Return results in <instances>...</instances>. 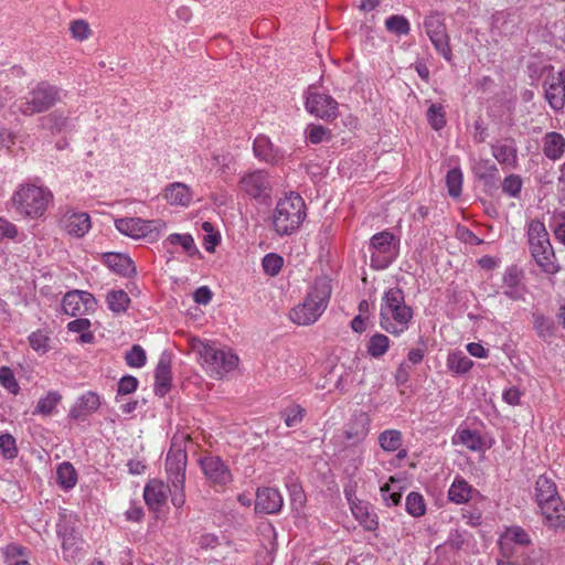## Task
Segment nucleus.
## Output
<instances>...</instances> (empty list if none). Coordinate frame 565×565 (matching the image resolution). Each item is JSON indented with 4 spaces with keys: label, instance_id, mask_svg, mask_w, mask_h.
Returning a JSON list of instances; mask_svg holds the SVG:
<instances>
[{
    "label": "nucleus",
    "instance_id": "1",
    "mask_svg": "<svg viewBox=\"0 0 565 565\" xmlns=\"http://www.w3.org/2000/svg\"><path fill=\"white\" fill-rule=\"evenodd\" d=\"M413 309L405 302L401 288L384 291L380 308V327L390 334L399 337L409 328Z\"/></svg>",
    "mask_w": 565,
    "mask_h": 565
},
{
    "label": "nucleus",
    "instance_id": "2",
    "mask_svg": "<svg viewBox=\"0 0 565 565\" xmlns=\"http://www.w3.org/2000/svg\"><path fill=\"white\" fill-rule=\"evenodd\" d=\"M331 291V284L327 277L317 278L302 302L291 309L290 320L298 326L313 324L327 309Z\"/></svg>",
    "mask_w": 565,
    "mask_h": 565
},
{
    "label": "nucleus",
    "instance_id": "3",
    "mask_svg": "<svg viewBox=\"0 0 565 565\" xmlns=\"http://www.w3.org/2000/svg\"><path fill=\"white\" fill-rule=\"evenodd\" d=\"M11 201L20 215L29 218H40L52 204L53 193L46 186L24 183L20 184L13 192Z\"/></svg>",
    "mask_w": 565,
    "mask_h": 565
},
{
    "label": "nucleus",
    "instance_id": "4",
    "mask_svg": "<svg viewBox=\"0 0 565 565\" xmlns=\"http://www.w3.org/2000/svg\"><path fill=\"white\" fill-rule=\"evenodd\" d=\"M306 215L305 201L298 193L291 192L277 202L273 215L274 228L281 236L290 235L299 228Z\"/></svg>",
    "mask_w": 565,
    "mask_h": 565
},
{
    "label": "nucleus",
    "instance_id": "5",
    "mask_svg": "<svg viewBox=\"0 0 565 565\" xmlns=\"http://www.w3.org/2000/svg\"><path fill=\"white\" fill-rule=\"evenodd\" d=\"M527 242L531 255L541 269L546 274H556L559 267L543 222L532 220L529 223Z\"/></svg>",
    "mask_w": 565,
    "mask_h": 565
},
{
    "label": "nucleus",
    "instance_id": "6",
    "mask_svg": "<svg viewBox=\"0 0 565 565\" xmlns=\"http://www.w3.org/2000/svg\"><path fill=\"white\" fill-rule=\"evenodd\" d=\"M198 353L203 367L214 379H222L238 365V356L235 353L213 343L201 342Z\"/></svg>",
    "mask_w": 565,
    "mask_h": 565
},
{
    "label": "nucleus",
    "instance_id": "7",
    "mask_svg": "<svg viewBox=\"0 0 565 565\" xmlns=\"http://www.w3.org/2000/svg\"><path fill=\"white\" fill-rule=\"evenodd\" d=\"M62 90L46 82L33 87L18 105L19 111L25 116L43 113L62 100Z\"/></svg>",
    "mask_w": 565,
    "mask_h": 565
},
{
    "label": "nucleus",
    "instance_id": "8",
    "mask_svg": "<svg viewBox=\"0 0 565 565\" xmlns=\"http://www.w3.org/2000/svg\"><path fill=\"white\" fill-rule=\"evenodd\" d=\"M371 267L375 269L387 268L397 257L398 239L388 232L383 231L370 239Z\"/></svg>",
    "mask_w": 565,
    "mask_h": 565
},
{
    "label": "nucleus",
    "instance_id": "9",
    "mask_svg": "<svg viewBox=\"0 0 565 565\" xmlns=\"http://www.w3.org/2000/svg\"><path fill=\"white\" fill-rule=\"evenodd\" d=\"M500 556L497 561H509L519 557L532 547L529 533L519 525L507 527L498 540Z\"/></svg>",
    "mask_w": 565,
    "mask_h": 565
},
{
    "label": "nucleus",
    "instance_id": "10",
    "mask_svg": "<svg viewBox=\"0 0 565 565\" xmlns=\"http://www.w3.org/2000/svg\"><path fill=\"white\" fill-rule=\"evenodd\" d=\"M115 227L124 235L135 239H158L166 223L161 220L146 221L140 217H124L115 221Z\"/></svg>",
    "mask_w": 565,
    "mask_h": 565
},
{
    "label": "nucleus",
    "instance_id": "11",
    "mask_svg": "<svg viewBox=\"0 0 565 565\" xmlns=\"http://www.w3.org/2000/svg\"><path fill=\"white\" fill-rule=\"evenodd\" d=\"M306 109L311 115L331 120L338 117V102L330 95L309 87L306 92Z\"/></svg>",
    "mask_w": 565,
    "mask_h": 565
},
{
    "label": "nucleus",
    "instance_id": "12",
    "mask_svg": "<svg viewBox=\"0 0 565 565\" xmlns=\"http://www.w3.org/2000/svg\"><path fill=\"white\" fill-rule=\"evenodd\" d=\"M239 190L248 196L264 201L270 196L271 183L264 170H254L244 173L238 182Z\"/></svg>",
    "mask_w": 565,
    "mask_h": 565
},
{
    "label": "nucleus",
    "instance_id": "13",
    "mask_svg": "<svg viewBox=\"0 0 565 565\" xmlns=\"http://www.w3.org/2000/svg\"><path fill=\"white\" fill-rule=\"evenodd\" d=\"M186 460V451L180 445L172 444L167 454L166 471L175 490L184 489Z\"/></svg>",
    "mask_w": 565,
    "mask_h": 565
},
{
    "label": "nucleus",
    "instance_id": "14",
    "mask_svg": "<svg viewBox=\"0 0 565 565\" xmlns=\"http://www.w3.org/2000/svg\"><path fill=\"white\" fill-rule=\"evenodd\" d=\"M206 479L216 486H226L232 482L233 476L226 463L216 456H204L199 460Z\"/></svg>",
    "mask_w": 565,
    "mask_h": 565
},
{
    "label": "nucleus",
    "instance_id": "15",
    "mask_svg": "<svg viewBox=\"0 0 565 565\" xmlns=\"http://www.w3.org/2000/svg\"><path fill=\"white\" fill-rule=\"evenodd\" d=\"M96 306L94 296L87 291L73 290L67 292L62 301L63 311L72 317L93 311Z\"/></svg>",
    "mask_w": 565,
    "mask_h": 565
},
{
    "label": "nucleus",
    "instance_id": "16",
    "mask_svg": "<svg viewBox=\"0 0 565 565\" xmlns=\"http://www.w3.org/2000/svg\"><path fill=\"white\" fill-rule=\"evenodd\" d=\"M491 153L504 170L519 167L518 146L513 138H503L491 143Z\"/></svg>",
    "mask_w": 565,
    "mask_h": 565
},
{
    "label": "nucleus",
    "instance_id": "17",
    "mask_svg": "<svg viewBox=\"0 0 565 565\" xmlns=\"http://www.w3.org/2000/svg\"><path fill=\"white\" fill-rule=\"evenodd\" d=\"M61 224L68 235L76 238L85 236L92 227L90 216L86 212L78 211H67Z\"/></svg>",
    "mask_w": 565,
    "mask_h": 565
},
{
    "label": "nucleus",
    "instance_id": "18",
    "mask_svg": "<svg viewBox=\"0 0 565 565\" xmlns=\"http://www.w3.org/2000/svg\"><path fill=\"white\" fill-rule=\"evenodd\" d=\"M522 279V270L516 266H509L502 277L503 295L514 301L524 300L525 286Z\"/></svg>",
    "mask_w": 565,
    "mask_h": 565
},
{
    "label": "nucleus",
    "instance_id": "19",
    "mask_svg": "<svg viewBox=\"0 0 565 565\" xmlns=\"http://www.w3.org/2000/svg\"><path fill=\"white\" fill-rule=\"evenodd\" d=\"M284 504L280 492L275 488H260L257 490L255 510L260 513L276 514Z\"/></svg>",
    "mask_w": 565,
    "mask_h": 565
},
{
    "label": "nucleus",
    "instance_id": "20",
    "mask_svg": "<svg viewBox=\"0 0 565 565\" xmlns=\"http://www.w3.org/2000/svg\"><path fill=\"white\" fill-rule=\"evenodd\" d=\"M253 150L255 157L266 163L276 164L284 158V153L264 135L255 138Z\"/></svg>",
    "mask_w": 565,
    "mask_h": 565
},
{
    "label": "nucleus",
    "instance_id": "21",
    "mask_svg": "<svg viewBox=\"0 0 565 565\" xmlns=\"http://www.w3.org/2000/svg\"><path fill=\"white\" fill-rule=\"evenodd\" d=\"M169 491V487L162 481L157 479L149 481L143 489V499L148 508L152 511L160 510L167 501Z\"/></svg>",
    "mask_w": 565,
    "mask_h": 565
},
{
    "label": "nucleus",
    "instance_id": "22",
    "mask_svg": "<svg viewBox=\"0 0 565 565\" xmlns=\"http://www.w3.org/2000/svg\"><path fill=\"white\" fill-rule=\"evenodd\" d=\"M100 406V398L94 392H86L70 409V416L73 419H84L86 416L93 414Z\"/></svg>",
    "mask_w": 565,
    "mask_h": 565
},
{
    "label": "nucleus",
    "instance_id": "23",
    "mask_svg": "<svg viewBox=\"0 0 565 565\" xmlns=\"http://www.w3.org/2000/svg\"><path fill=\"white\" fill-rule=\"evenodd\" d=\"M171 386V362L170 358L162 354L154 370V392L164 396Z\"/></svg>",
    "mask_w": 565,
    "mask_h": 565
},
{
    "label": "nucleus",
    "instance_id": "24",
    "mask_svg": "<svg viewBox=\"0 0 565 565\" xmlns=\"http://www.w3.org/2000/svg\"><path fill=\"white\" fill-rule=\"evenodd\" d=\"M535 498H536L537 504L543 503V502H548L550 505L553 503L561 505V500H562L557 493L555 482L551 478H548L544 475L540 476L536 479Z\"/></svg>",
    "mask_w": 565,
    "mask_h": 565
},
{
    "label": "nucleus",
    "instance_id": "25",
    "mask_svg": "<svg viewBox=\"0 0 565 565\" xmlns=\"http://www.w3.org/2000/svg\"><path fill=\"white\" fill-rule=\"evenodd\" d=\"M455 445L461 444L471 451L484 452L491 447L486 439L476 430L462 429L458 430L452 438Z\"/></svg>",
    "mask_w": 565,
    "mask_h": 565
},
{
    "label": "nucleus",
    "instance_id": "26",
    "mask_svg": "<svg viewBox=\"0 0 565 565\" xmlns=\"http://www.w3.org/2000/svg\"><path fill=\"white\" fill-rule=\"evenodd\" d=\"M163 196L171 205L188 206L192 201V191L185 183L174 182L166 188Z\"/></svg>",
    "mask_w": 565,
    "mask_h": 565
},
{
    "label": "nucleus",
    "instance_id": "27",
    "mask_svg": "<svg viewBox=\"0 0 565 565\" xmlns=\"http://www.w3.org/2000/svg\"><path fill=\"white\" fill-rule=\"evenodd\" d=\"M545 98L554 110H561L565 106V88L558 81L557 76H553L544 84Z\"/></svg>",
    "mask_w": 565,
    "mask_h": 565
},
{
    "label": "nucleus",
    "instance_id": "28",
    "mask_svg": "<svg viewBox=\"0 0 565 565\" xmlns=\"http://www.w3.org/2000/svg\"><path fill=\"white\" fill-rule=\"evenodd\" d=\"M472 171L487 186H493L499 179V169L490 159H479L476 161Z\"/></svg>",
    "mask_w": 565,
    "mask_h": 565
},
{
    "label": "nucleus",
    "instance_id": "29",
    "mask_svg": "<svg viewBox=\"0 0 565 565\" xmlns=\"http://www.w3.org/2000/svg\"><path fill=\"white\" fill-rule=\"evenodd\" d=\"M537 505L548 526L555 529L565 526V504L563 500H561V505L553 503L550 507L548 502L539 503Z\"/></svg>",
    "mask_w": 565,
    "mask_h": 565
},
{
    "label": "nucleus",
    "instance_id": "30",
    "mask_svg": "<svg viewBox=\"0 0 565 565\" xmlns=\"http://www.w3.org/2000/svg\"><path fill=\"white\" fill-rule=\"evenodd\" d=\"M350 508L354 518L366 531H374L377 527V518L367 502H353Z\"/></svg>",
    "mask_w": 565,
    "mask_h": 565
},
{
    "label": "nucleus",
    "instance_id": "31",
    "mask_svg": "<svg viewBox=\"0 0 565 565\" xmlns=\"http://www.w3.org/2000/svg\"><path fill=\"white\" fill-rule=\"evenodd\" d=\"M106 265L115 273L122 276L135 274L136 268L134 262L128 255L119 253H109L105 255Z\"/></svg>",
    "mask_w": 565,
    "mask_h": 565
},
{
    "label": "nucleus",
    "instance_id": "32",
    "mask_svg": "<svg viewBox=\"0 0 565 565\" xmlns=\"http://www.w3.org/2000/svg\"><path fill=\"white\" fill-rule=\"evenodd\" d=\"M565 150V139L558 132H547L544 137L543 152L544 154L556 161L562 158Z\"/></svg>",
    "mask_w": 565,
    "mask_h": 565
},
{
    "label": "nucleus",
    "instance_id": "33",
    "mask_svg": "<svg viewBox=\"0 0 565 565\" xmlns=\"http://www.w3.org/2000/svg\"><path fill=\"white\" fill-rule=\"evenodd\" d=\"M58 535L62 540V550L66 558H74L81 550L82 540L74 530L60 529Z\"/></svg>",
    "mask_w": 565,
    "mask_h": 565
},
{
    "label": "nucleus",
    "instance_id": "34",
    "mask_svg": "<svg viewBox=\"0 0 565 565\" xmlns=\"http://www.w3.org/2000/svg\"><path fill=\"white\" fill-rule=\"evenodd\" d=\"M370 430V419L365 414H360L348 425L345 436L349 440H363Z\"/></svg>",
    "mask_w": 565,
    "mask_h": 565
},
{
    "label": "nucleus",
    "instance_id": "35",
    "mask_svg": "<svg viewBox=\"0 0 565 565\" xmlns=\"http://www.w3.org/2000/svg\"><path fill=\"white\" fill-rule=\"evenodd\" d=\"M473 488L462 478H456L448 490V499L456 503L462 504L470 500Z\"/></svg>",
    "mask_w": 565,
    "mask_h": 565
},
{
    "label": "nucleus",
    "instance_id": "36",
    "mask_svg": "<svg viewBox=\"0 0 565 565\" xmlns=\"http://www.w3.org/2000/svg\"><path fill=\"white\" fill-rule=\"evenodd\" d=\"M56 481L64 490L73 489L77 482V473L73 465L67 461L58 465L56 470Z\"/></svg>",
    "mask_w": 565,
    "mask_h": 565
},
{
    "label": "nucleus",
    "instance_id": "37",
    "mask_svg": "<svg viewBox=\"0 0 565 565\" xmlns=\"http://www.w3.org/2000/svg\"><path fill=\"white\" fill-rule=\"evenodd\" d=\"M447 366L456 374H465L471 370L473 362L463 352L454 351L447 356Z\"/></svg>",
    "mask_w": 565,
    "mask_h": 565
},
{
    "label": "nucleus",
    "instance_id": "38",
    "mask_svg": "<svg viewBox=\"0 0 565 565\" xmlns=\"http://www.w3.org/2000/svg\"><path fill=\"white\" fill-rule=\"evenodd\" d=\"M3 554L7 565H30L28 561L29 551L21 545L9 544L4 547Z\"/></svg>",
    "mask_w": 565,
    "mask_h": 565
},
{
    "label": "nucleus",
    "instance_id": "39",
    "mask_svg": "<svg viewBox=\"0 0 565 565\" xmlns=\"http://www.w3.org/2000/svg\"><path fill=\"white\" fill-rule=\"evenodd\" d=\"M379 444L384 451L399 450L403 444L402 433L397 429H386L380 434Z\"/></svg>",
    "mask_w": 565,
    "mask_h": 565
},
{
    "label": "nucleus",
    "instance_id": "40",
    "mask_svg": "<svg viewBox=\"0 0 565 565\" xmlns=\"http://www.w3.org/2000/svg\"><path fill=\"white\" fill-rule=\"evenodd\" d=\"M533 318V326L536 334L544 341L550 342L554 337V321L540 313L534 315Z\"/></svg>",
    "mask_w": 565,
    "mask_h": 565
},
{
    "label": "nucleus",
    "instance_id": "41",
    "mask_svg": "<svg viewBox=\"0 0 565 565\" xmlns=\"http://www.w3.org/2000/svg\"><path fill=\"white\" fill-rule=\"evenodd\" d=\"M391 340L383 333L373 334L367 343V353L375 359L383 356L390 349Z\"/></svg>",
    "mask_w": 565,
    "mask_h": 565
},
{
    "label": "nucleus",
    "instance_id": "42",
    "mask_svg": "<svg viewBox=\"0 0 565 565\" xmlns=\"http://www.w3.org/2000/svg\"><path fill=\"white\" fill-rule=\"evenodd\" d=\"M396 482L398 481L392 476L390 477V483L381 487V497L387 507H395L401 502V488L395 486Z\"/></svg>",
    "mask_w": 565,
    "mask_h": 565
},
{
    "label": "nucleus",
    "instance_id": "43",
    "mask_svg": "<svg viewBox=\"0 0 565 565\" xmlns=\"http://www.w3.org/2000/svg\"><path fill=\"white\" fill-rule=\"evenodd\" d=\"M61 398L62 396L57 392H49L46 395L39 399L34 409V414L50 416L57 404L61 402Z\"/></svg>",
    "mask_w": 565,
    "mask_h": 565
},
{
    "label": "nucleus",
    "instance_id": "44",
    "mask_svg": "<svg viewBox=\"0 0 565 565\" xmlns=\"http://www.w3.org/2000/svg\"><path fill=\"white\" fill-rule=\"evenodd\" d=\"M405 505L407 513L414 518L423 516L426 513V502L419 492L408 493Z\"/></svg>",
    "mask_w": 565,
    "mask_h": 565
},
{
    "label": "nucleus",
    "instance_id": "45",
    "mask_svg": "<svg viewBox=\"0 0 565 565\" xmlns=\"http://www.w3.org/2000/svg\"><path fill=\"white\" fill-rule=\"evenodd\" d=\"M497 565H543L541 555L533 546L514 559L497 561Z\"/></svg>",
    "mask_w": 565,
    "mask_h": 565
},
{
    "label": "nucleus",
    "instance_id": "46",
    "mask_svg": "<svg viewBox=\"0 0 565 565\" xmlns=\"http://www.w3.org/2000/svg\"><path fill=\"white\" fill-rule=\"evenodd\" d=\"M130 298L124 290H111L107 294L108 308L114 312H122L128 308Z\"/></svg>",
    "mask_w": 565,
    "mask_h": 565
},
{
    "label": "nucleus",
    "instance_id": "47",
    "mask_svg": "<svg viewBox=\"0 0 565 565\" xmlns=\"http://www.w3.org/2000/svg\"><path fill=\"white\" fill-rule=\"evenodd\" d=\"M462 172L459 168L450 169L446 174V185L450 196L458 198L462 189Z\"/></svg>",
    "mask_w": 565,
    "mask_h": 565
},
{
    "label": "nucleus",
    "instance_id": "48",
    "mask_svg": "<svg viewBox=\"0 0 565 565\" xmlns=\"http://www.w3.org/2000/svg\"><path fill=\"white\" fill-rule=\"evenodd\" d=\"M385 26L388 32L395 35H406L411 26L408 20L403 15H391L385 20Z\"/></svg>",
    "mask_w": 565,
    "mask_h": 565
},
{
    "label": "nucleus",
    "instance_id": "49",
    "mask_svg": "<svg viewBox=\"0 0 565 565\" xmlns=\"http://www.w3.org/2000/svg\"><path fill=\"white\" fill-rule=\"evenodd\" d=\"M501 186L504 194L516 199L520 196L523 180L519 174L511 173L503 179Z\"/></svg>",
    "mask_w": 565,
    "mask_h": 565
},
{
    "label": "nucleus",
    "instance_id": "50",
    "mask_svg": "<svg viewBox=\"0 0 565 565\" xmlns=\"http://www.w3.org/2000/svg\"><path fill=\"white\" fill-rule=\"evenodd\" d=\"M167 242L170 245H181L184 252L190 256L199 253L194 239L190 234H170Z\"/></svg>",
    "mask_w": 565,
    "mask_h": 565
},
{
    "label": "nucleus",
    "instance_id": "51",
    "mask_svg": "<svg viewBox=\"0 0 565 565\" xmlns=\"http://www.w3.org/2000/svg\"><path fill=\"white\" fill-rule=\"evenodd\" d=\"M427 120L433 129L440 130L446 125V113L441 105L431 104L427 110Z\"/></svg>",
    "mask_w": 565,
    "mask_h": 565
},
{
    "label": "nucleus",
    "instance_id": "52",
    "mask_svg": "<svg viewBox=\"0 0 565 565\" xmlns=\"http://www.w3.org/2000/svg\"><path fill=\"white\" fill-rule=\"evenodd\" d=\"M306 137L310 143L318 145L331 139V131L321 125H309L306 129Z\"/></svg>",
    "mask_w": 565,
    "mask_h": 565
},
{
    "label": "nucleus",
    "instance_id": "53",
    "mask_svg": "<svg viewBox=\"0 0 565 565\" xmlns=\"http://www.w3.org/2000/svg\"><path fill=\"white\" fill-rule=\"evenodd\" d=\"M305 414V408L298 404H292L282 412L284 422L288 427H296L302 422Z\"/></svg>",
    "mask_w": 565,
    "mask_h": 565
},
{
    "label": "nucleus",
    "instance_id": "54",
    "mask_svg": "<svg viewBox=\"0 0 565 565\" xmlns=\"http://www.w3.org/2000/svg\"><path fill=\"white\" fill-rule=\"evenodd\" d=\"M284 265V258L275 253H269L264 256L262 266L264 271L274 277L279 274Z\"/></svg>",
    "mask_w": 565,
    "mask_h": 565
},
{
    "label": "nucleus",
    "instance_id": "55",
    "mask_svg": "<svg viewBox=\"0 0 565 565\" xmlns=\"http://www.w3.org/2000/svg\"><path fill=\"white\" fill-rule=\"evenodd\" d=\"M50 338L41 330H36L29 335L30 347L39 354H45L50 349Z\"/></svg>",
    "mask_w": 565,
    "mask_h": 565
},
{
    "label": "nucleus",
    "instance_id": "56",
    "mask_svg": "<svg viewBox=\"0 0 565 565\" xmlns=\"http://www.w3.org/2000/svg\"><path fill=\"white\" fill-rule=\"evenodd\" d=\"M0 384L8 392L17 395L20 391L19 383L14 376L13 371L8 366L0 367Z\"/></svg>",
    "mask_w": 565,
    "mask_h": 565
},
{
    "label": "nucleus",
    "instance_id": "57",
    "mask_svg": "<svg viewBox=\"0 0 565 565\" xmlns=\"http://www.w3.org/2000/svg\"><path fill=\"white\" fill-rule=\"evenodd\" d=\"M0 452L7 459H13L18 456L15 438L12 435H0Z\"/></svg>",
    "mask_w": 565,
    "mask_h": 565
},
{
    "label": "nucleus",
    "instance_id": "58",
    "mask_svg": "<svg viewBox=\"0 0 565 565\" xmlns=\"http://www.w3.org/2000/svg\"><path fill=\"white\" fill-rule=\"evenodd\" d=\"M41 125L44 128L61 131L67 125V118L62 114L52 113L41 118Z\"/></svg>",
    "mask_w": 565,
    "mask_h": 565
},
{
    "label": "nucleus",
    "instance_id": "59",
    "mask_svg": "<svg viewBox=\"0 0 565 565\" xmlns=\"http://www.w3.org/2000/svg\"><path fill=\"white\" fill-rule=\"evenodd\" d=\"M125 359L129 366L141 367L146 364V352L139 344H135L126 353Z\"/></svg>",
    "mask_w": 565,
    "mask_h": 565
},
{
    "label": "nucleus",
    "instance_id": "60",
    "mask_svg": "<svg viewBox=\"0 0 565 565\" xmlns=\"http://www.w3.org/2000/svg\"><path fill=\"white\" fill-rule=\"evenodd\" d=\"M550 226L555 238L565 245V212L554 213Z\"/></svg>",
    "mask_w": 565,
    "mask_h": 565
},
{
    "label": "nucleus",
    "instance_id": "61",
    "mask_svg": "<svg viewBox=\"0 0 565 565\" xmlns=\"http://www.w3.org/2000/svg\"><path fill=\"white\" fill-rule=\"evenodd\" d=\"M437 52L446 60L451 61L452 54L449 46V39L446 32L430 40Z\"/></svg>",
    "mask_w": 565,
    "mask_h": 565
},
{
    "label": "nucleus",
    "instance_id": "62",
    "mask_svg": "<svg viewBox=\"0 0 565 565\" xmlns=\"http://www.w3.org/2000/svg\"><path fill=\"white\" fill-rule=\"evenodd\" d=\"M70 31L75 40L84 41L90 35V29L86 21L75 20L70 24Z\"/></svg>",
    "mask_w": 565,
    "mask_h": 565
},
{
    "label": "nucleus",
    "instance_id": "63",
    "mask_svg": "<svg viewBox=\"0 0 565 565\" xmlns=\"http://www.w3.org/2000/svg\"><path fill=\"white\" fill-rule=\"evenodd\" d=\"M424 26L430 40L446 32L444 24L436 17L427 18L424 22Z\"/></svg>",
    "mask_w": 565,
    "mask_h": 565
},
{
    "label": "nucleus",
    "instance_id": "64",
    "mask_svg": "<svg viewBox=\"0 0 565 565\" xmlns=\"http://www.w3.org/2000/svg\"><path fill=\"white\" fill-rule=\"evenodd\" d=\"M138 387V380L135 376L126 375L118 383V395H127L134 393Z\"/></svg>",
    "mask_w": 565,
    "mask_h": 565
}]
</instances>
